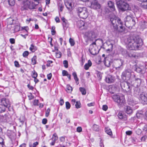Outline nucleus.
<instances>
[{
	"label": "nucleus",
	"instance_id": "33",
	"mask_svg": "<svg viewBox=\"0 0 147 147\" xmlns=\"http://www.w3.org/2000/svg\"><path fill=\"white\" fill-rule=\"evenodd\" d=\"M105 132L109 135H112V132L111 129L109 127H106L105 129Z\"/></svg>",
	"mask_w": 147,
	"mask_h": 147
},
{
	"label": "nucleus",
	"instance_id": "31",
	"mask_svg": "<svg viewBox=\"0 0 147 147\" xmlns=\"http://www.w3.org/2000/svg\"><path fill=\"white\" fill-rule=\"evenodd\" d=\"M36 6V5L33 2L29 3V4H28V8L30 9H34Z\"/></svg>",
	"mask_w": 147,
	"mask_h": 147
},
{
	"label": "nucleus",
	"instance_id": "47",
	"mask_svg": "<svg viewBox=\"0 0 147 147\" xmlns=\"http://www.w3.org/2000/svg\"><path fill=\"white\" fill-rule=\"evenodd\" d=\"M8 2L10 5L13 6L15 4V0H8Z\"/></svg>",
	"mask_w": 147,
	"mask_h": 147
},
{
	"label": "nucleus",
	"instance_id": "54",
	"mask_svg": "<svg viewBox=\"0 0 147 147\" xmlns=\"http://www.w3.org/2000/svg\"><path fill=\"white\" fill-rule=\"evenodd\" d=\"M63 64L64 67L65 68L68 67V62L67 60H64L63 61Z\"/></svg>",
	"mask_w": 147,
	"mask_h": 147
},
{
	"label": "nucleus",
	"instance_id": "24",
	"mask_svg": "<svg viewBox=\"0 0 147 147\" xmlns=\"http://www.w3.org/2000/svg\"><path fill=\"white\" fill-rule=\"evenodd\" d=\"M137 56L135 52H129L128 58H136Z\"/></svg>",
	"mask_w": 147,
	"mask_h": 147
},
{
	"label": "nucleus",
	"instance_id": "46",
	"mask_svg": "<svg viewBox=\"0 0 147 147\" xmlns=\"http://www.w3.org/2000/svg\"><path fill=\"white\" fill-rule=\"evenodd\" d=\"M28 4H24V6L21 8V10L22 11H24L28 9Z\"/></svg>",
	"mask_w": 147,
	"mask_h": 147
},
{
	"label": "nucleus",
	"instance_id": "42",
	"mask_svg": "<svg viewBox=\"0 0 147 147\" xmlns=\"http://www.w3.org/2000/svg\"><path fill=\"white\" fill-rule=\"evenodd\" d=\"M31 76L33 78H37L38 76L37 73L34 70L32 72Z\"/></svg>",
	"mask_w": 147,
	"mask_h": 147
},
{
	"label": "nucleus",
	"instance_id": "27",
	"mask_svg": "<svg viewBox=\"0 0 147 147\" xmlns=\"http://www.w3.org/2000/svg\"><path fill=\"white\" fill-rule=\"evenodd\" d=\"M92 65V62L90 60H89L88 61V63H86L84 66V68L86 70L88 69Z\"/></svg>",
	"mask_w": 147,
	"mask_h": 147
},
{
	"label": "nucleus",
	"instance_id": "41",
	"mask_svg": "<svg viewBox=\"0 0 147 147\" xmlns=\"http://www.w3.org/2000/svg\"><path fill=\"white\" fill-rule=\"evenodd\" d=\"M79 90L81 92L82 95H85L86 93V90L85 88L82 87H80Z\"/></svg>",
	"mask_w": 147,
	"mask_h": 147
},
{
	"label": "nucleus",
	"instance_id": "36",
	"mask_svg": "<svg viewBox=\"0 0 147 147\" xmlns=\"http://www.w3.org/2000/svg\"><path fill=\"white\" fill-rule=\"evenodd\" d=\"M122 55L126 58H128L129 52L126 50H123L122 52Z\"/></svg>",
	"mask_w": 147,
	"mask_h": 147
},
{
	"label": "nucleus",
	"instance_id": "7",
	"mask_svg": "<svg viewBox=\"0 0 147 147\" xmlns=\"http://www.w3.org/2000/svg\"><path fill=\"white\" fill-rule=\"evenodd\" d=\"M85 38H86L87 40H92L96 38L95 32L93 31H88L85 33Z\"/></svg>",
	"mask_w": 147,
	"mask_h": 147
},
{
	"label": "nucleus",
	"instance_id": "52",
	"mask_svg": "<svg viewBox=\"0 0 147 147\" xmlns=\"http://www.w3.org/2000/svg\"><path fill=\"white\" fill-rule=\"evenodd\" d=\"M50 110V109L49 108H48L46 111L45 116L46 117H48L49 116Z\"/></svg>",
	"mask_w": 147,
	"mask_h": 147
},
{
	"label": "nucleus",
	"instance_id": "59",
	"mask_svg": "<svg viewBox=\"0 0 147 147\" xmlns=\"http://www.w3.org/2000/svg\"><path fill=\"white\" fill-rule=\"evenodd\" d=\"M58 6L59 11H62L63 9V5L59 3L58 5Z\"/></svg>",
	"mask_w": 147,
	"mask_h": 147
},
{
	"label": "nucleus",
	"instance_id": "18",
	"mask_svg": "<svg viewBox=\"0 0 147 147\" xmlns=\"http://www.w3.org/2000/svg\"><path fill=\"white\" fill-rule=\"evenodd\" d=\"M88 15V12L86 9L83 10V11L81 13L79 14L78 16L80 18L85 19L87 17Z\"/></svg>",
	"mask_w": 147,
	"mask_h": 147
},
{
	"label": "nucleus",
	"instance_id": "13",
	"mask_svg": "<svg viewBox=\"0 0 147 147\" xmlns=\"http://www.w3.org/2000/svg\"><path fill=\"white\" fill-rule=\"evenodd\" d=\"M90 53L92 55H95L97 54L98 53V51L96 47H92V45H90V48L89 49Z\"/></svg>",
	"mask_w": 147,
	"mask_h": 147
},
{
	"label": "nucleus",
	"instance_id": "40",
	"mask_svg": "<svg viewBox=\"0 0 147 147\" xmlns=\"http://www.w3.org/2000/svg\"><path fill=\"white\" fill-rule=\"evenodd\" d=\"M117 63L119 65H118L117 67L119 68H121L123 65V61L121 59H120L118 61Z\"/></svg>",
	"mask_w": 147,
	"mask_h": 147
},
{
	"label": "nucleus",
	"instance_id": "15",
	"mask_svg": "<svg viewBox=\"0 0 147 147\" xmlns=\"http://www.w3.org/2000/svg\"><path fill=\"white\" fill-rule=\"evenodd\" d=\"M103 62L105 66L107 67H109L112 63L110 59L108 57L104 58Z\"/></svg>",
	"mask_w": 147,
	"mask_h": 147
},
{
	"label": "nucleus",
	"instance_id": "63",
	"mask_svg": "<svg viewBox=\"0 0 147 147\" xmlns=\"http://www.w3.org/2000/svg\"><path fill=\"white\" fill-rule=\"evenodd\" d=\"M142 131L139 128H138L136 131V132L138 135H139L141 134L142 133Z\"/></svg>",
	"mask_w": 147,
	"mask_h": 147
},
{
	"label": "nucleus",
	"instance_id": "11",
	"mask_svg": "<svg viewBox=\"0 0 147 147\" xmlns=\"http://www.w3.org/2000/svg\"><path fill=\"white\" fill-rule=\"evenodd\" d=\"M11 118L9 115H5L4 116H1L0 117V122H9L11 121Z\"/></svg>",
	"mask_w": 147,
	"mask_h": 147
},
{
	"label": "nucleus",
	"instance_id": "6",
	"mask_svg": "<svg viewBox=\"0 0 147 147\" xmlns=\"http://www.w3.org/2000/svg\"><path fill=\"white\" fill-rule=\"evenodd\" d=\"M1 105L5 106L9 111H11L13 109L12 107L11 106L10 103L8 99L3 98L1 99Z\"/></svg>",
	"mask_w": 147,
	"mask_h": 147
},
{
	"label": "nucleus",
	"instance_id": "34",
	"mask_svg": "<svg viewBox=\"0 0 147 147\" xmlns=\"http://www.w3.org/2000/svg\"><path fill=\"white\" fill-rule=\"evenodd\" d=\"M107 44L108 45V46L109 48L107 49V51L109 52L111 51L113 48V44L111 43H107Z\"/></svg>",
	"mask_w": 147,
	"mask_h": 147
},
{
	"label": "nucleus",
	"instance_id": "20",
	"mask_svg": "<svg viewBox=\"0 0 147 147\" xmlns=\"http://www.w3.org/2000/svg\"><path fill=\"white\" fill-rule=\"evenodd\" d=\"M117 115L118 118L120 119L125 120L127 119L126 116L124 115L123 113L121 112H119Z\"/></svg>",
	"mask_w": 147,
	"mask_h": 147
},
{
	"label": "nucleus",
	"instance_id": "44",
	"mask_svg": "<svg viewBox=\"0 0 147 147\" xmlns=\"http://www.w3.org/2000/svg\"><path fill=\"white\" fill-rule=\"evenodd\" d=\"M65 5L66 7L69 9L72 8V4L71 3L67 2Z\"/></svg>",
	"mask_w": 147,
	"mask_h": 147
},
{
	"label": "nucleus",
	"instance_id": "50",
	"mask_svg": "<svg viewBox=\"0 0 147 147\" xmlns=\"http://www.w3.org/2000/svg\"><path fill=\"white\" fill-rule=\"evenodd\" d=\"M55 27L54 26L52 27L51 29V34L52 35H54L55 34L56 31L55 30Z\"/></svg>",
	"mask_w": 147,
	"mask_h": 147
},
{
	"label": "nucleus",
	"instance_id": "23",
	"mask_svg": "<svg viewBox=\"0 0 147 147\" xmlns=\"http://www.w3.org/2000/svg\"><path fill=\"white\" fill-rule=\"evenodd\" d=\"M128 104V105L133 106L135 105L137 103V102L136 101L134 100L133 99H129L127 101Z\"/></svg>",
	"mask_w": 147,
	"mask_h": 147
},
{
	"label": "nucleus",
	"instance_id": "19",
	"mask_svg": "<svg viewBox=\"0 0 147 147\" xmlns=\"http://www.w3.org/2000/svg\"><path fill=\"white\" fill-rule=\"evenodd\" d=\"M108 5L109 7L111 9V10L113 11L115 10V7L114 6V3L111 1L108 2Z\"/></svg>",
	"mask_w": 147,
	"mask_h": 147
},
{
	"label": "nucleus",
	"instance_id": "26",
	"mask_svg": "<svg viewBox=\"0 0 147 147\" xmlns=\"http://www.w3.org/2000/svg\"><path fill=\"white\" fill-rule=\"evenodd\" d=\"M86 8L85 7H78L77 8L76 11L78 13V15H79L80 13H81L83 11V10L86 9Z\"/></svg>",
	"mask_w": 147,
	"mask_h": 147
},
{
	"label": "nucleus",
	"instance_id": "3",
	"mask_svg": "<svg viewBox=\"0 0 147 147\" xmlns=\"http://www.w3.org/2000/svg\"><path fill=\"white\" fill-rule=\"evenodd\" d=\"M117 5L119 9L123 11L131 9V7L129 4L123 0L117 1Z\"/></svg>",
	"mask_w": 147,
	"mask_h": 147
},
{
	"label": "nucleus",
	"instance_id": "38",
	"mask_svg": "<svg viewBox=\"0 0 147 147\" xmlns=\"http://www.w3.org/2000/svg\"><path fill=\"white\" fill-rule=\"evenodd\" d=\"M32 64L33 65H34L36 63V56H34L31 59Z\"/></svg>",
	"mask_w": 147,
	"mask_h": 147
},
{
	"label": "nucleus",
	"instance_id": "58",
	"mask_svg": "<svg viewBox=\"0 0 147 147\" xmlns=\"http://www.w3.org/2000/svg\"><path fill=\"white\" fill-rule=\"evenodd\" d=\"M29 54V52L28 51H25L23 52L22 55L24 57H26Z\"/></svg>",
	"mask_w": 147,
	"mask_h": 147
},
{
	"label": "nucleus",
	"instance_id": "4",
	"mask_svg": "<svg viewBox=\"0 0 147 147\" xmlns=\"http://www.w3.org/2000/svg\"><path fill=\"white\" fill-rule=\"evenodd\" d=\"M120 85L122 88L130 94L131 93V85L127 81L120 82Z\"/></svg>",
	"mask_w": 147,
	"mask_h": 147
},
{
	"label": "nucleus",
	"instance_id": "51",
	"mask_svg": "<svg viewBox=\"0 0 147 147\" xmlns=\"http://www.w3.org/2000/svg\"><path fill=\"white\" fill-rule=\"evenodd\" d=\"M66 108L67 109H69L70 108L71 105L69 102H65Z\"/></svg>",
	"mask_w": 147,
	"mask_h": 147
},
{
	"label": "nucleus",
	"instance_id": "30",
	"mask_svg": "<svg viewBox=\"0 0 147 147\" xmlns=\"http://www.w3.org/2000/svg\"><path fill=\"white\" fill-rule=\"evenodd\" d=\"M133 19V18L129 16H127L126 18V20H125V24L126 26H127V24L129 22V21H131Z\"/></svg>",
	"mask_w": 147,
	"mask_h": 147
},
{
	"label": "nucleus",
	"instance_id": "2",
	"mask_svg": "<svg viewBox=\"0 0 147 147\" xmlns=\"http://www.w3.org/2000/svg\"><path fill=\"white\" fill-rule=\"evenodd\" d=\"M110 21L115 30H117L118 27L123 30L125 28L123 26L122 22L120 19L112 18H111Z\"/></svg>",
	"mask_w": 147,
	"mask_h": 147
},
{
	"label": "nucleus",
	"instance_id": "56",
	"mask_svg": "<svg viewBox=\"0 0 147 147\" xmlns=\"http://www.w3.org/2000/svg\"><path fill=\"white\" fill-rule=\"evenodd\" d=\"M61 53L60 52H57L56 53V56L57 58H60L61 56Z\"/></svg>",
	"mask_w": 147,
	"mask_h": 147
},
{
	"label": "nucleus",
	"instance_id": "25",
	"mask_svg": "<svg viewBox=\"0 0 147 147\" xmlns=\"http://www.w3.org/2000/svg\"><path fill=\"white\" fill-rule=\"evenodd\" d=\"M136 24V22L135 20L133 19L131 21H129V22L127 24V27H132L133 26L135 25Z\"/></svg>",
	"mask_w": 147,
	"mask_h": 147
},
{
	"label": "nucleus",
	"instance_id": "53",
	"mask_svg": "<svg viewBox=\"0 0 147 147\" xmlns=\"http://www.w3.org/2000/svg\"><path fill=\"white\" fill-rule=\"evenodd\" d=\"M9 24L10 25H12L13 24V21H14V20L12 18H9L8 19Z\"/></svg>",
	"mask_w": 147,
	"mask_h": 147
},
{
	"label": "nucleus",
	"instance_id": "45",
	"mask_svg": "<svg viewBox=\"0 0 147 147\" xmlns=\"http://www.w3.org/2000/svg\"><path fill=\"white\" fill-rule=\"evenodd\" d=\"M69 41L71 46H73L75 45V42L73 39L70 38L69 39Z\"/></svg>",
	"mask_w": 147,
	"mask_h": 147
},
{
	"label": "nucleus",
	"instance_id": "14",
	"mask_svg": "<svg viewBox=\"0 0 147 147\" xmlns=\"http://www.w3.org/2000/svg\"><path fill=\"white\" fill-rule=\"evenodd\" d=\"M61 20L63 22L62 25L63 29L65 31L69 27V24L67 20H66L64 17L62 18Z\"/></svg>",
	"mask_w": 147,
	"mask_h": 147
},
{
	"label": "nucleus",
	"instance_id": "5",
	"mask_svg": "<svg viewBox=\"0 0 147 147\" xmlns=\"http://www.w3.org/2000/svg\"><path fill=\"white\" fill-rule=\"evenodd\" d=\"M131 69H125L122 73L121 78L124 81H128L130 80L131 77Z\"/></svg>",
	"mask_w": 147,
	"mask_h": 147
},
{
	"label": "nucleus",
	"instance_id": "35",
	"mask_svg": "<svg viewBox=\"0 0 147 147\" xmlns=\"http://www.w3.org/2000/svg\"><path fill=\"white\" fill-rule=\"evenodd\" d=\"M6 107L3 105H0V113L4 112L6 110Z\"/></svg>",
	"mask_w": 147,
	"mask_h": 147
},
{
	"label": "nucleus",
	"instance_id": "39",
	"mask_svg": "<svg viewBox=\"0 0 147 147\" xmlns=\"http://www.w3.org/2000/svg\"><path fill=\"white\" fill-rule=\"evenodd\" d=\"M73 88L72 87L70 86V85H67L66 90L68 92H71Z\"/></svg>",
	"mask_w": 147,
	"mask_h": 147
},
{
	"label": "nucleus",
	"instance_id": "48",
	"mask_svg": "<svg viewBox=\"0 0 147 147\" xmlns=\"http://www.w3.org/2000/svg\"><path fill=\"white\" fill-rule=\"evenodd\" d=\"M97 77L99 80H100L102 78V74L100 72L98 71L97 73Z\"/></svg>",
	"mask_w": 147,
	"mask_h": 147
},
{
	"label": "nucleus",
	"instance_id": "16",
	"mask_svg": "<svg viewBox=\"0 0 147 147\" xmlns=\"http://www.w3.org/2000/svg\"><path fill=\"white\" fill-rule=\"evenodd\" d=\"M142 80L138 78H135L134 80V83L133 84L134 86H140L141 82Z\"/></svg>",
	"mask_w": 147,
	"mask_h": 147
},
{
	"label": "nucleus",
	"instance_id": "29",
	"mask_svg": "<svg viewBox=\"0 0 147 147\" xmlns=\"http://www.w3.org/2000/svg\"><path fill=\"white\" fill-rule=\"evenodd\" d=\"M78 24L79 28H81L83 26L84 27L85 26L86 24L84 21L81 20L78 22Z\"/></svg>",
	"mask_w": 147,
	"mask_h": 147
},
{
	"label": "nucleus",
	"instance_id": "55",
	"mask_svg": "<svg viewBox=\"0 0 147 147\" xmlns=\"http://www.w3.org/2000/svg\"><path fill=\"white\" fill-rule=\"evenodd\" d=\"M28 97L29 100H31L33 99L34 96L32 95L31 93H29L28 95Z\"/></svg>",
	"mask_w": 147,
	"mask_h": 147
},
{
	"label": "nucleus",
	"instance_id": "64",
	"mask_svg": "<svg viewBox=\"0 0 147 147\" xmlns=\"http://www.w3.org/2000/svg\"><path fill=\"white\" fill-rule=\"evenodd\" d=\"M140 7L144 9H147V5L142 3L140 5Z\"/></svg>",
	"mask_w": 147,
	"mask_h": 147
},
{
	"label": "nucleus",
	"instance_id": "17",
	"mask_svg": "<svg viewBox=\"0 0 147 147\" xmlns=\"http://www.w3.org/2000/svg\"><path fill=\"white\" fill-rule=\"evenodd\" d=\"M124 110L125 112L128 114L131 115L133 113L132 108L129 106H125Z\"/></svg>",
	"mask_w": 147,
	"mask_h": 147
},
{
	"label": "nucleus",
	"instance_id": "12",
	"mask_svg": "<svg viewBox=\"0 0 147 147\" xmlns=\"http://www.w3.org/2000/svg\"><path fill=\"white\" fill-rule=\"evenodd\" d=\"M140 98L142 104L144 105L147 104V94L142 93L140 95Z\"/></svg>",
	"mask_w": 147,
	"mask_h": 147
},
{
	"label": "nucleus",
	"instance_id": "21",
	"mask_svg": "<svg viewBox=\"0 0 147 147\" xmlns=\"http://www.w3.org/2000/svg\"><path fill=\"white\" fill-rule=\"evenodd\" d=\"M134 92L136 95L139 94L140 92V86H134Z\"/></svg>",
	"mask_w": 147,
	"mask_h": 147
},
{
	"label": "nucleus",
	"instance_id": "57",
	"mask_svg": "<svg viewBox=\"0 0 147 147\" xmlns=\"http://www.w3.org/2000/svg\"><path fill=\"white\" fill-rule=\"evenodd\" d=\"M72 75L74 76V79L75 80H78V78L77 77V74L76 72H74L72 73Z\"/></svg>",
	"mask_w": 147,
	"mask_h": 147
},
{
	"label": "nucleus",
	"instance_id": "43",
	"mask_svg": "<svg viewBox=\"0 0 147 147\" xmlns=\"http://www.w3.org/2000/svg\"><path fill=\"white\" fill-rule=\"evenodd\" d=\"M58 138L57 134L56 133H54L51 139L53 141H54L55 142V141L57 140Z\"/></svg>",
	"mask_w": 147,
	"mask_h": 147
},
{
	"label": "nucleus",
	"instance_id": "60",
	"mask_svg": "<svg viewBox=\"0 0 147 147\" xmlns=\"http://www.w3.org/2000/svg\"><path fill=\"white\" fill-rule=\"evenodd\" d=\"M131 142L134 144H136V138L131 137Z\"/></svg>",
	"mask_w": 147,
	"mask_h": 147
},
{
	"label": "nucleus",
	"instance_id": "28",
	"mask_svg": "<svg viewBox=\"0 0 147 147\" xmlns=\"http://www.w3.org/2000/svg\"><path fill=\"white\" fill-rule=\"evenodd\" d=\"M92 129L96 131H98L100 130L99 127V126L95 124H94L92 127Z\"/></svg>",
	"mask_w": 147,
	"mask_h": 147
},
{
	"label": "nucleus",
	"instance_id": "37",
	"mask_svg": "<svg viewBox=\"0 0 147 147\" xmlns=\"http://www.w3.org/2000/svg\"><path fill=\"white\" fill-rule=\"evenodd\" d=\"M19 122L21 123V125H22L24 123L25 120V117L24 116H21L18 119Z\"/></svg>",
	"mask_w": 147,
	"mask_h": 147
},
{
	"label": "nucleus",
	"instance_id": "8",
	"mask_svg": "<svg viewBox=\"0 0 147 147\" xmlns=\"http://www.w3.org/2000/svg\"><path fill=\"white\" fill-rule=\"evenodd\" d=\"M112 98L114 101L119 105H122L123 102L124 100L123 97H120L118 95H113Z\"/></svg>",
	"mask_w": 147,
	"mask_h": 147
},
{
	"label": "nucleus",
	"instance_id": "62",
	"mask_svg": "<svg viewBox=\"0 0 147 147\" xmlns=\"http://www.w3.org/2000/svg\"><path fill=\"white\" fill-rule=\"evenodd\" d=\"M68 74L67 71L66 70H63L62 72V74L63 76H66Z\"/></svg>",
	"mask_w": 147,
	"mask_h": 147
},
{
	"label": "nucleus",
	"instance_id": "61",
	"mask_svg": "<svg viewBox=\"0 0 147 147\" xmlns=\"http://www.w3.org/2000/svg\"><path fill=\"white\" fill-rule=\"evenodd\" d=\"M39 103V100H38L35 99L34 100L33 102V104L35 106L38 105V103Z\"/></svg>",
	"mask_w": 147,
	"mask_h": 147
},
{
	"label": "nucleus",
	"instance_id": "22",
	"mask_svg": "<svg viewBox=\"0 0 147 147\" xmlns=\"http://www.w3.org/2000/svg\"><path fill=\"white\" fill-rule=\"evenodd\" d=\"M140 127L142 129L143 131L145 132L147 131V125L145 123H142L140 124Z\"/></svg>",
	"mask_w": 147,
	"mask_h": 147
},
{
	"label": "nucleus",
	"instance_id": "49",
	"mask_svg": "<svg viewBox=\"0 0 147 147\" xmlns=\"http://www.w3.org/2000/svg\"><path fill=\"white\" fill-rule=\"evenodd\" d=\"M75 106L77 109L80 108L81 107V105L80 102L79 101H76Z\"/></svg>",
	"mask_w": 147,
	"mask_h": 147
},
{
	"label": "nucleus",
	"instance_id": "10",
	"mask_svg": "<svg viewBox=\"0 0 147 147\" xmlns=\"http://www.w3.org/2000/svg\"><path fill=\"white\" fill-rule=\"evenodd\" d=\"M115 80V77L112 75H108L105 78V82L109 84H111L113 83Z\"/></svg>",
	"mask_w": 147,
	"mask_h": 147
},
{
	"label": "nucleus",
	"instance_id": "1",
	"mask_svg": "<svg viewBox=\"0 0 147 147\" xmlns=\"http://www.w3.org/2000/svg\"><path fill=\"white\" fill-rule=\"evenodd\" d=\"M128 44V48L130 50H140L143 44L142 40L138 36L131 35L126 41Z\"/></svg>",
	"mask_w": 147,
	"mask_h": 147
},
{
	"label": "nucleus",
	"instance_id": "9",
	"mask_svg": "<svg viewBox=\"0 0 147 147\" xmlns=\"http://www.w3.org/2000/svg\"><path fill=\"white\" fill-rule=\"evenodd\" d=\"M91 5L90 7L91 8L96 9H99L100 8V5L96 0H93L91 1Z\"/></svg>",
	"mask_w": 147,
	"mask_h": 147
},
{
	"label": "nucleus",
	"instance_id": "32",
	"mask_svg": "<svg viewBox=\"0 0 147 147\" xmlns=\"http://www.w3.org/2000/svg\"><path fill=\"white\" fill-rule=\"evenodd\" d=\"M29 49L32 52H34L37 50V48L36 46L33 45V44H31L30 45V47Z\"/></svg>",
	"mask_w": 147,
	"mask_h": 147
}]
</instances>
